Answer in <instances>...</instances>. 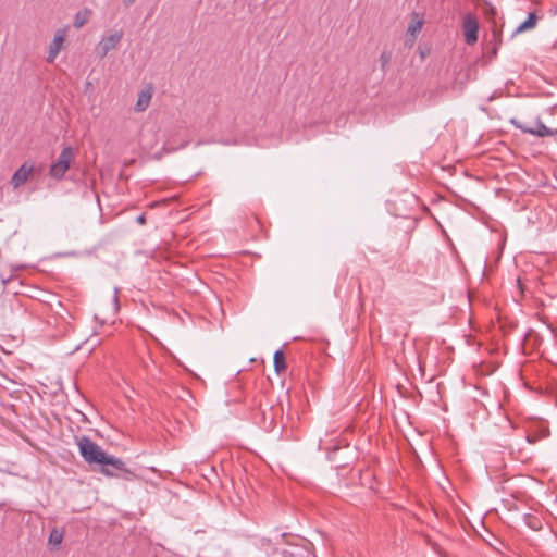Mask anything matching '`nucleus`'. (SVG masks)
I'll return each instance as SVG.
<instances>
[{
	"label": "nucleus",
	"instance_id": "1",
	"mask_svg": "<svg viewBox=\"0 0 557 557\" xmlns=\"http://www.w3.org/2000/svg\"><path fill=\"white\" fill-rule=\"evenodd\" d=\"M76 443L82 458L88 463L100 465L102 467L101 472L104 475L113 476L116 472L132 474V472L126 469V465L122 459L107 454L102 447L90 437L83 435L77 438Z\"/></svg>",
	"mask_w": 557,
	"mask_h": 557
},
{
	"label": "nucleus",
	"instance_id": "2",
	"mask_svg": "<svg viewBox=\"0 0 557 557\" xmlns=\"http://www.w3.org/2000/svg\"><path fill=\"white\" fill-rule=\"evenodd\" d=\"M74 159V150L72 147H63L55 162L50 166L49 174L55 180H61L67 172L71 162Z\"/></svg>",
	"mask_w": 557,
	"mask_h": 557
},
{
	"label": "nucleus",
	"instance_id": "3",
	"mask_svg": "<svg viewBox=\"0 0 557 557\" xmlns=\"http://www.w3.org/2000/svg\"><path fill=\"white\" fill-rule=\"evenodd\" d=\"M67 37V27L59 28L54 33V37L49 46L47 62L53 63L60 51L64 48V42Z\"/></svg>",
	"mask_w": 557,
	"mask_h": 557
},
{
	"label": "nucleus",
	"instance_id": "4",
	"mask_svg": "<svg viewBox=\"0 0 557 557\" xmlns=\"http://www.w3.org/2000/svg\"><path fill=\"white\" fill-rule=\"evenodd\" d=\"M511 124L515 125L517 128L521 129L523 133L531 134L537 137H547V136H554L556 132L548 128L545 124L542 123L540 119L536 120L535 127H528L524 123L512 119Z\"/></svg>",
	"mask_w": 557,
	"mask_h": 557
},
{
	"label": "nucleus",
	"instance_id": "5",
	"mask_svg": "<svg viewBox=\"0 0 557 557\" xmlns=\"http://www.w3.org/2000/svg\"><path fill=\"white\" fill-rule=\"evenodd\" d=\"M462 28L466 42L468 45H473L476 42L479 35V23L472 14L468 13L463 16Z\"/></svg>",
	"mask_w": 557,
	"mask_h": 557
},
{
	"label": "nucleus",
	"instance_id": "6",
	"mask_svg": "<svg viewBox=\"0 0 557 557\" xmlns=\"http://www.w3.org/2000/svg\"><path fill=\"white\" fill-rule=\"evenodd\" d=\"M123 37V32L117 30L113 34H110L109 36H104L101 38L97 51L100 55V58H104L109 51L116 48V46L120 44L121 39Z\"/></svg>",
	"mask_w": 557,
	"mask_h": 557
},
{
	"label": "nucleus",
	"instance_id": "7",
	"mask_svg": "<svg viewBox=\"0 0 557 557\" xmlns=\"http://www.w3.org/2000/svg\"><path fill=\"white\" fill-rule=\"evenodd\" d=\"M152 96L153 87L151 84H148L139 91L134 110L136 112H144L149 107Z\"/></svg>",
	"mask_w": 557,
	"mask_h": 557
},
{
	"label": "nucleus",
	"instance_id": "8",
	"mask_svg": "<svg viewBox=\"0 0 557 557\" xmlns=\"http://www.w3.org/2000/svg\"><path fill=\"white\" fill-rule=\"evenodd\" d=\"M33 165L27 163L22 164L13 174L11 178V184L14 188H18L23 184L26 183L30 173L33 172Z\"/></svg>",
	"mask_w": 557,
	"mask_h": 557
},
{
	"label": "nucleus",
	"instance_id": "9",
	"mask_svg": "<svg viewBox=\"0 0 557 557\" xmlns=\"http://www.w3.org/2000/svg\"><path fill=\"white\" fill-rule=\"evenodd\" d=\"M536 22H537V16L535 13H529L528 15V18L522 22L515 30L516 34H519V33H522V32H525L528 29H531L533 27H535L536 25Z\"/></svg>",
	"mask_w": 557,
	"mask_h": 557
},
{
	"label": "nucleus",
	"instance_id": "10",
	"mask_svg": "<svg viewBox=\"0 0 557 557\" xmlns=\"http://www.w3.org/2000/svg\"><path fill=\"white\" fill-rule=\"evenodd\" d=\"M273 362H274V369H275L276 373H280L286 369V362H285V357H284L283 350L277 349L274 352Z\"/></svg>",
	"mask_w": 557,
	"mask_h": 557
},
{
	"label": "nucleus",
	"instance_id": "11",
	"mask_svg": "<svg viewBox=\"0 0 557 557\" xmlns=\"http://www.w3.org/2000/svg\"><path fill=\"white\" fill-rule=\"evenodd\" d=\"M422 28V22L421 21H412L408 26V34L412 37H416Z\"/></svg>",
	"mask_w": 557,
	"mask_h": 557
},
{
	"label": "nucleus",
	"instance_id": "12",
	"mask_svg": "<svg viewBox=\"0 0 557 557\" xmlns=\"http://www.w3.org/2000/svg\"><path fill=\"white\" fill-rule=\"evenodd\" d=\"M88 20L87 13L77 12L74 20V26L81 28Z\"/></svg>",
	"mask_w": 557,
	"mask_h": 557
},
{
	"label": "nucleus",
	"instance_id": "13",
	"mask_svg": "<svg viewBox=\"0 0 557 557\" xmlns=\"http://www.w3.org/2000/svg\"><path fill=\"white\" fill-rule=\"evenodd\" d=\"M62 540H63L62 533H60L55 529L50 532V535H49L50 543H52L54 545H59V544H61Z\"/></svg>",
	"mask_w": 557,
	"mask_h": 557
},
{
	"label": "nucleus",
	"instance_id": "14",
	"mask_svg": "<svg viewBox=\"0 0 557 557\" xmlns=\"http://www.w3.org/2000/svg\"><path fill=\"white\" fill-rule=\"evenodd\" d=\"M119 288H114V295L112 297V310L113 313H117L120 310L119 297H117Z\"/></svg>",
	"mask_w": 557,
	"mask_h": 557
},
{
	"label": "nucleus",
	"instance_id": "15",
	"mask_svg": "<svg viewBox=\"0 0 557 557\" xmlns=\"http://www.w3.org/2000/svg\"><path fill=\"white\" fill-rule=\"evenodd\" d=\"M388 61H389V55H387L386 53H382L381 54L382 65L384 66Z\"/></svg>",
	"mask_w": 557,
	"mask_h": 557
},
{
	"label": "nucleus",
	"instance_id": "16",
	"mask_svg": "<svg viewBox=\"0 0 557 557\" xmlns=\"http://www.w3.org/2000/svg\"><path fill=\"white\" fill-rule=\"evenodd\" d=\"M136 221L139 223V224H144L145 223V216L141 214V215H138Z\"/></svg>",
	"mask_w": 557,
	"mask_h": 557
},
{
	"label": "nucleus",
	"instance_id": "17",
	"mask_svg": "<svg viewBox=\"0 0 557 557\" xmlns=\"http://www.w3.org/2000/svg\"><path fill=\"white\" fill-rule=\"evenodd\" d=\"M134 1H135V0H124V3H125L126 5H129V4H132Z\"/></svg>",
	"mask_w": 557,
	"mask_h": 557
}]
</instances>
